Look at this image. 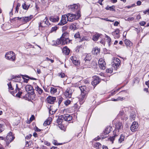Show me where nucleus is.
Instances as JSON below:
<instances>
[{
	"label": "nucleus",
	"instance_id": "f257e3e1",
	"mask_svg": "<svg viewBox=\"0 0 149 149\" xmlns=\"http://www.w3.org/2000/svg\"><path fill=\"white\" fill-rule=\"evenodd\" d=\"M123 126L122 123L119 122H118L116 125V129L113 131V136L109 139V140L111 142V143H113L115 137L117 136L120 133L123 131Z\"/></svg>",
	"mask_w": 149,
	"mask_h": 149
},
{
	"label": "nucleus",
	"instance_id": "f03ea898",
	"mask_svg": "<svg viewBox=\"0 0 149 149\" xmlns=\"http://www.w3.org/2000/svg\"><path fill=\"white\" fill-rule=\"evenodd\" d=\"M66 15L68 21L73 22L79 18L81 16L80 12V11H78L75 14L68 13Z\"/></svg>",
	"mask_w": 149,
	"mask_h": 149
},
{
	"label": "nucleus",
	"instance_id": "7ed1b4c3",
	"mask_svg": "<svg viewBox=\"0 0 149 149\" xmlns=\"http://www.w3.org/2000/svg\"><path fill=\"white\" fill-rule=\"evenodd\" d=\"M68 36L67 33H65L62 34V37L59 39L60 40L61 45H64L70 42L69 40L67 38V36Z\"/></svg>",
	"mask_w": 149,
	"mask_h": 149
},
{
	"label": "nucleus",
	"instance_id": "20e7f679",
	"mask_svg": "<svg viewBox=\"0 0 149 149\" xmlns=\"http://www.w3.org/2000/svg\"><path fill=\"white\" fill-rule=\"evenodd\" d=\"M72 117L69 114L66 115H61L59 116L57 119V122L58 123L62 122L63 120L66 121H69L72 119Z\"/></svg>",
	"mask_w": 149,
	"mask_h": 149
},
{
	"label": "nucleus",
	"instance_id": "39448f33",
	"mask_svg": "<svg viewBox=\"0 0 149 149\" xmlns=\"http://www.w3.org/2000/svg\"><path fill=\"white\" fill-rule=\"evenodd\" d=\"M15 139V137L13 134V133L10 132L8 133L6 139V145L8 146L9 143L11 142Z\"/></svg>",
	"mask_w": 149,
	"mask_h": 149
},
{
	"label": "nucleus",
	"instance_id": "423d86ee",
	"mask_svg": "<svg viewBox=\"0 0 149 149\" xmlns=\"http://www.w3.org/2000/svg\"><path fill=\"white\" fill-rule=\"evenodd\" d=\"M73 91L72 88H69L63 92V94L66 98H70L71 97Z\"/></svg>",
	"mask_w": 149,
	"mask_h": 149
},
{
	"label": "nucleus",
	"instance_id": "0eeeda50",
	"mask_svg": "<svg viewBox=\"0 0 149 149\" xmlns=\"http://www.w3.org/2000/svg\"><path fill=\"white\" fill-rule=\"evenodd\" d=\"M120 61L118 58H114L113 59L112 65L115 69H116L120 65Z\"/></svg>",
	"mask_w": 149,
	"mask_h": 149
},
{
	"label": "nucleus",
	"instance_id": "6e6552de",
	"mask_svg": "<svg viewBox=\"0 0 149 149\" xmlns=\"http://www.w3.org/2000/svg\"><path fill=\"white\" fill-rule=\"evenodd\" d=\"M6 58L10 61H14L15 58V54L12 52H7L5 55Z\"/></svg>",
	"mask_w": 149,
	"mask_h": 149
},
{
	"label": "nucleus",
	"instance_id": "1a4fd4ad",
	"mask_svg": "<svg viewBox=\"0 0 149 149\" xmlns=\"http://www.w3.org/2000/svg\"><path fill=\"white\" fill-rule=\"evenodd\" d=\"M33 16L30 15L29 17H17V19L22 21L23 23H25L30 21L32 18Z\"/></svg>",
	"mask_w": 149,
	"mask_h": 149
},
{
	"label": "nucleus",
	"instance_id": "9d476101",
	"mask_svg": "<svg viewBox=\"0 0 149 149\" xmlns=\"http://www.w3.org/2000/svg\"><path fill=\"white\" fill-rule=\"evenodd\" d=\"M68 20V17L66 15H63L61 17V19L58 25H63L67 23Z\"/></svg>",
	"mask_w": 149,
	"mask_h": 149
},
{
	"label": "nucleus",
	"instance_id": "9b49d317",
	"mask_svg": "<svg viewBox=\"0 0 149 149\" xmlns=\"http://www.w3.org/2000/svg\"><path fill=\"white\" fill-rule=\"evenodd\" d=\"M98 63L100 68L103 70L105 69L106 63L104 59L102 58H100L99 60Z\"/></svg>",
	"mask_w": 149,
	"mask_h": 149
},
{
	"label": "nucleus",
	"instance_id": "f8f14e48",
	"mask_svg": "<svg viewBox=\"0 0 149 149\" xmlns=\"http://www.w3.org/2000/svg\"><path fill=\"white\" fill-rule=\"evenodd\" d=\"M93 78V80L91 83L92 84L93 86H95L99 84L100 80L99 77L96 76H94Z\"/></svg>",
	"mask_w": 149,
	"mask_h": 149
},
{
	"label": "nucleus",
	"instance_id": "ddd939ff",
	"mask_svg": "<svg viewBox=\"0 0 149 149\" xmlns=\"http://www.w3.org/2000/svg\"><path fill=\"white\" fill-rule=\"evenodd\" d=\"M69 9L71 11H75L77 10L78 11L79 10V8L77 5L76 4H74L72 5H71L68 6Z\"/></svg>",
	"mask_w": 149,
	"mask_h": 149
},
{
	"label": "nucleus",
	"instance_id": "4468645a",
	"mask_svg": "<svg viewBox=\"0 0 149 149\" xmlns=\"http://www.w3.org/2000/svg\"><path fill=\"white\" fill-rule=\"evenodd\" d=\"M138 127V123L136 122H134L130 127V130L132 132L135 131L137 130Z\"/></svg>",
	"mask_w": 149,
	"mask_h": 149
},
{
	"label": "nucleus",
	"instance_id": "2eb2a0df",
	"mask_svg": "<svg viewBox=\"0 0 149 149\" xmlns=\"http://www.w3.org/2000/svg\"><path fill=\"white\" fill-rule=\"evenodd\" d=\"M111 129V127L110 126L106 128L103 132V135L101 137L102 139H104L106 137V136H105V135L107 134L110 132Z\"/></svg>",
	"mask_w": 149,
	"mask_h": 149
},
{
	"label": "nucleus",
	"instance_id": "dca6fc26",
	"mask_svg": "<svg viewBox=\"0 0 149 149\" xmlns=\"http://www.w3.org/2000/svg\"><path fill=\"white\" fill-rule=\"evenodd\" d=\"M70 59L73 63L75 65L78 66L80 64L79 60L76 57L71 56Z\"/></svg>",
	"mask_w": 149,
	"mask_h": 149
},
{
	"label": "nucleus",
	"instance_id": "f3484780",
	"mask_svg": "<svg viewBox=\"0 0 149 149\" xmlns=\"http://www.w3.org/2000/svg\"><path fill=\"white\" fill-rule=\"evenodd\" d=\"M89 33V32L84 31V32L83 37L82 38V40H88L90 38Z\"/></svg>",
	"mask_w": 149,
	"mask_h": 149
},
{
	"label": "nucleus",
	"instance_id": "a211bd4d",
	"mask_svg": "<svg viewBox=\"0 0 149 149\" xmlns=\"http://www.w3.org/2000/svg\"><path fill=\"white\" fill-rule=\"evenodd\" d=\"M56 100V97L49 96L47 98V102L50 104H52L54 103Z\"/></svg>",
	"mask_w": 149,
	"mask_h": 149
},
{
	"label": "nucleus",
	"instance_id": "6ab92c4d",
	"mask_svg": "<svg viewBox=\"0 0 149 149\" xmlns=\"http://www.w3.org/2000/svg\"><path fill=\"white\" fill-rule=\"evenodd\" d=\"M120 31L119 29H116L114 32H112V34L115 38H118L119 37Z\"/></svg>",
	"mask_w": 149,
	"mask_h": 149
},
{
	"label": "nucleus",
	"instance_id": "aec40b11",
	"mask_svg": "<svg viewBox=\"0 0 149 149\" xmlns=\"http://www.w3.org/2000/svg\"><path fill=\"white\" fill-rule=\"evenodd\" d=\"M25 89L26 91L28 93H29V91H31L33 90L32 87L30 85H26L25 87ZM27 95L29 96H31V95L29 93H28Z\"/></svg>",
	"mask_w": 149,
	"mask_h": 149
},
{
	"label": "nucleus",
	"instance_id": "412c9836",
	"mask_svg": "<svg viewBox=\"0 0 149 149\" xmlns=\"http://www.w3.org/2000/svg\"><path fill=\"white\" fill-rule=\"evenodd\" d=\"M79 25L75 23L72 24L70 26V28L71 29L76 30L79 28Z\"/></svg>",
	"mask_w": 149,
	"mask_h": 149
},
{
	"label": "nucleus",
	"instance_id": "4be33fe9",
	"mask_svg": "<svg viewBox=\"0 0 149 149\" xmlns=\"http://www.w3.org/2000/svg\"><path fill=\"white\" fill-rule=\"evenodd\" d=\"M100 49L97 47H94L93 48L92 53L95 55H97L100 52Z\"/></svg>",
	"mask_w": 149,
	"mask_h": 149
},
{
	"label": "nucleus",
	"instance_id": "5701e85b",
	"mask_svg": "<svg viewBox=\"0 0 149 149\" xmlns=\"http://www.w3.org/2000/svg\"><path fill=\"white\" fill-rule=\"evenodd\" d=\"M59 20V17L57 16L51 17L49 18V20L52 22H58Z\"/></svg>",
	"mask_w": 149,
	"mask_h": 149
},
{
	"label": "nucleus",
	"instance_id": "b1692460",
	"mask_svg": "<svg viewBox=\"0 0 149 149\" xmlns=\"http://www.w3.org/2000/svg\"><path fill=\"white\" fill-rule=\"evenodd\" d=\"M63 53L66 55H68L70 53V50L67 47H65L62 49Z\"/></svg>",
	"mask_w": 149,
	"mask_h": 149
},
{
	"label": "nucleus",
	"instance_id": "393cba45",
	"mask_svg": "<svg viewBox=\"0 0 149 149\" xmlns=\"http://www.w3.org/2000/svg\"><path fill=\"white\" fill-rule=\"evenodd\" d=\"M125 45L127 47H130L132 45V43L130 40L126 39L124 41Z\"/></svg>",
	"mask_w": 149,
	"mask_h": 149
},
{
	"label": "nucleus",
	"instance_id": "a878e982",
	"mask_svg": "<svg viewBox=\"0 0 149 149\" xmlns=\"http://www.w3.org/2000/svg\"><path fill=\"white\" fill-rule=\"evenodd\" d=\"M19 84H20V83H18V84H16V90H17L18 91V93L16 94V96L19 97H20L21 94H22V92L19 91V87H18V85Z\"/></svg>",
	"mask_w": 149,
	"mask_h": 149
},
{
	"label": "nucleus",
	"instance_id": "bb28decb",
	"mask_svg": "<svg viewBox=\"0 0 149 149\" xmlns=\"http://www.w3.org/2000/svg\"><path fill=\"white\" fill-rule=\"evenodd\" d=\"M81 91V93L84 94H87L88 92L86 91V87L85 86H81L79 87Z\"/></svg>",
	"mask_w": 149,
	"mask_h": 149
},
{
	"label": "nucleus",
	"instance_id": "cd10ccee",
	"mask_svg": "<svg viewBox=\"0 0 149 149\" xmlns=\"http://www.w3.org/2000/svg\"><path fill=\"white\" fill-rule=\"evenodd\" d=\"M93 146L94 148L96 149H100L102 147L101 144L99 143L96 142L93 144Z\"/></svg>",
	"mask_w": 149,
	"mask_h": 149
},
{
	"label": "nucleus",
	"instance_id": "c85d7f7f",
	"mask_svg": "<svg viewBox=\"0 0 149 149\" xmlns=\"http://www.w3.org/2000/svg\"><path fill=\"white\" fill-rule=\"evenodd\" d=\"M60 40L59 39H58L56 40H53L52 41V44L53 45H57L60 44Z\"/></svg>",
	"mask_w": 149,
	"mask_h": 149
},
{
	"label": "nucleus",
	"instance_id": "c756f323",
	"mask_svg": "<svg viewBox=\"0 0 149 149\" xmlns=\"http://www.w3.org/2000/svg\"><path fill=\"white\" fill-rule=\"evenodd\" d=\"M87 94L81 93V95L79 97V100L80 102H83L85 98L86 95Z\"/></svg>",
	"mask_w": 149,
	"mask_h": 149
},
{
	"label": "nucleus",
	"instance_id": "7c9ffc66",
	"mask_svg": "<svg viewBox=\"0 0 149 149\" xmlns=\"http://www.w3.org/2000/svg\"><path fill=\"white\" fill-rule=\"evenodd\" d=\"M52 121V118H49L47 119L44 123V125L46 126L47 125H49Z\"/></svg>",
	"mask_w": 149,
	"mask_h": 149
},
{
	"label": "nucleus",
	"instance_id": "2f4dec72",
	"mask_svg": "<svg viewBox=\"0 0 149 149\" xmlns=\"http://www.w3.org/2000/svg\"><path fill=\"white\" fill-rule=\"evenodd\" d=\"M105 39L107 42L108 43L109 46L111 45V39L107 35H106Z\"/></svg>",
	"mask_w": 149,
	"mask_h": 149
},
{
	"label": "nucleus",
	"instance_id": "473e14b6",
	"mask_svg": "<svg viewBox=\"0 0 149 149\" xmlns=\"http://www.w3.org/2000/svg\"><path fill=\"white\" fill-rule=\"evenodd\" d=\"M100 36V34H96L93 36L92 38L93 40L94 41H97Z\"/></svg>",
	"mask_w": 149,
	"mask_h": 149
},
{
	"label": "nucleus",
	"instance_id": "72a5a7b5",
	"mask_svg": "<svg viewBox=\"0 0 149 149\" xmlns=\"http://www.w3.org/2000/svg\"><path fill=\"white\" fill-rule=\"evenodd\" d=\"M35 90L38 93L40 94H41L43 92V90L40 88L38 86H37L35 87Z\"/></svg>",
	"mask_w": 149,
	"mask_h": 149
},
{
	"label": "nucleus",
	"instance_id": "f704fd0d",
	"mask_svg": "<svg viewBox=\"0 0 149 149\" xmlns=\"http://www.w3.org/2000/svg\"><path fill=\"white\" fill-rule=\"evenodd\" d=\"M57 92V89L56 88L51 87L50 89V92L51 94H54L55 93Z\"/></svg>",
	"mask_w": 149,
	"mask_h": 149
},
{
	"label": "nucleus",
	"instance_id": "c9c22d12",
	"mask_svg": "<svg viewBox=\"0 0 149 149\" xmlns=\"http://www.w3.org/2000/svg\"><path fill=\"white\" fill-rule=\"evenodd\" d=\"M91 56L90 54H87L86 55V57L84 59L85 61H90L91 59Z\"/></svg>",
	"mask_w": 149,
	"mask_h": 149
},
{
	"label": "nucleus",
	"instance_id": "e433bc0d",
	"mask_svg": "<svg viewBox=\"0 0 149 149\" xmlns=\"http://www.w3.org/2000/svg\"><path fill=\"white\" fill-rule=\"evenodd\" d=\"M125 139V136L123 134H121L118 140V142L119 143H121L122 141H123Z\"/></svg>",
	"mask_w": 149,
	"mask_h": 149
},
{
	"label": "nucleus",
	"instance_id": "4c0bfd02",
	"mask_svg": "<svg viewBox=\"0 0 149 149\" xmlns=\"http://www.w3.org/2000/svg\"><path fill=\"white\" fill-rule=\"evenodd\" d=\"M21 76L24 79V82L27 83L28 81L29 80V79L25 78L24 77H25L27 78H29V76L27 75H21Z\"/></svg>",
	"mask_w": 149,
	"mask_h": 149
},
{
	"label": "nucleus",
	"instance_id": "58836bf2",
	"mask_svg": "<svg viewBox=\"0 0 149 149\" xmlns=\"http://www.w3.org/2000/svg\"><path fill=\"white\" fill-rule=\"evenodd\" d=\"M44 21L46 25H49L50 24L48 20V18L45 17V19L44 20Z\"/></svg>",
	"mask_w": 149,
	"mask_h": 149
},
{
	"label": "nucleus",
	"instance_id": "ea45409f",
	"mask_svg": "<svg viewBox=\"0 0 149 149\" xmlns=\"http://www.w3.org/2000/svg\"><path fill=\"white\" fill-rule=\"evenodd\" d=\"M58 127L61 130L64 131H65L66 130L65 127L60 123H59Z\"/></svg>",
	"mask_w": 149,
	"mask_h": 149
},
{
	"label": "nucleus",
	"instance_id": "a19ab883",
	"mask_svg": "<svg viewBox=\"0 0 149 149\" xmlns=\"http://www.w3.org/2000/svg\"><path fill=\"white\" fill-rule=\"evenodd\" d=\"M115 7L114 6H107L106 7V9L107 10H114Z\"/></svg>",
	"mask_w": 149,
	"mask_h": 149
},
{
	"label": "nucleus",
	"instance_id": "79ce46f5",
	"mask_svg": "<svg viewBox=\"0 0 149 149\" xmlns=\"http://www.w3.org/2000/svg\"><path fill=\"white\" fill-rule=\"evenodd\" d=\"M46 24L44 21L41 22L40 24H39V27L40 28V27H43L46 26Z\"/></svg>",
	"mask_w": 149,
	"mask_h": 149
},
{
	"label": "nucleus",
	"instance_id": "37998d69",
	"mask_svg": "<svg viewBox=\"0 0 149 149\" xmlns=\"http://www.w3.org/2000/svg\"><path fill=\"white\" fill-rule=\"evenodd\" d=\"M53 143L55 145H62L63 144L62 143H58L57 141L55 140H54L52 141Z\"/></svg>",
	"mask_w": 149,
	"mask_h": 149
},
{
	"label": "nucleus",
	"instance_id": "c03bdc74",
	"mask_svg": "<svg viewBox=\"0 0 149 149\" xmlns=\"http://www.w3.org/2000/svg\"><path fill=\"white\" fill-rule=\"evenodd\" d=\"M22 8L25 10H27L29 8V6L26 5L25 3L22 4Z\"/></svg>",
	"mask_w": 149,
	"mask_h": 149
},
{
	"label": "nucleus",
	"instance_id": "a18cd8bd",
	"mask_svg": "<svg viewBox=\"0 0 149 149\" xmlns=\"http://www.w3.org/2000/svg\"><path fill=\"white\" fill-rule=\"evenodd\" d=\"M52 108H51V109L49 110V112L50 113L52 114L56 112L57 110V109H55L53 110H52Z\"/></svg>",
	"mask_w": 149,
	"mask_h": 149
},
{
	"label": "nucleus",
	"instance_id": "49530a36",
	"mask_svg": "<svg viewBox=\"0 0 149 149\" xmlns=\"http://www.w3.org/2000/svg\"><path fill=\"white\" fill-rule=\"evenodd\" d=\"M134 19V18L132 17H130L127 18L126 19H125L126 21H132Z\"/></svg>",
	"mask_w": 149,
	"mask_h": 149
},
{
	"label": "nucleus",
	"instance_id": "de8ad7c7",
	"mask_svg": "<svg viewBox=\"0 0 149 149\" xmlns=\"http://www.w3.org/2000/svg\"><path fill=\"white\" fill-rule=\"evenodd\" d=\"M58 76L61 78H64L66 76L65 74L63 72L58 74Z\"/></svg>",
	"mask_w": 149,
	"mask_h": 149
},
{
	"label": "nucleus",
	"instance_id": "09e8293b",
	"mask_svg": "<svg viewBox=\"0 0 149 149\" xmlns=\"http://www.w3.org/2000/svg\"><path fill=\"white\" fill-rule=\"evenodd\" d=\"M57 29V28L56 26H54L53 27H52L51 30L50 32H52L56 31Z\"/></svg>",
	"mask_w": 149,
	"mask_h": 149
},
{
	"label": "nucleus",
	"instance_id": "8fccbe9b",
	"mask_svg": "<svg viewBox=\"0 0 149 149\" xmlns=\"http://www.w3.org/2000/svg\"><path fill=\"white\" fill-rule=\"evenodd\" d=\"M74 37L76 38H79L80 37V34L79 32L76 33L74 35Z\"/></svg>",
	"mask_w": 149,
	"mask_h": 149
},
{
	"label": "nucleus",
	"instance_id": "3c124183",
	"mask_svg": "<svg viewBox=\"0 0 149 149\" xmlns=\"http://www.w3.org/2000/svg\"><path fill=\"white\" fill-rule=\"evenodd\" d=\"M123 99H124L123 97L121 98L120 97H119L116 99H113V100H112L113 101H116L118 100H123Z\"/></svg>",
	"mask_w": 149,
	"mask_h": 149
},
{
	"label": "nucleus",
	"instance_id": "603ef678",
	"mask_svg": "<svg viewBox=\"0 0 149 149\" xmlns=\"http://www.w3.org/2000/svg\"><path fill=\"white\" fill-rule=\"evenodd\" d=\"M106 72L108 73H111L113 72V69L111 68H109L106 70Z\"/></svg>",
	"mask_w": 149,
	"mask_h": 149
},
{
	"label": "nucleus",
	"instance_id": "864d4df0",
	"mask_svg": "<svg viewBox=\"0 0 149 149\" xmlns=\"http://www.w3.org/2000/svg\"><path fill=\"white\" fill-rule=\"evenodd\" d=\"M70 101L69 100H67L65 101L64 104L66 106H68V105L70 104Z\"/></svg>",
	"mask_w": 149,
	"mask_h": 149
},
{
	"label": "nucleus",
	"instance_id": "5fc2aeb1",
	"mask_svg": "<svg viewBox=\"0 0 149 149\" xmlns=\"http://www.w3.org/2000/svg\"><path fill=\"white\" fill-rule=\"evenodd\" d=\"M8 88L9 90H13V88L12 87L11 84L10 83H9L8 84Z\"/></svg>",
	"mask_w": 149,
	"mask_h": 149
},
{
	"label": "nucleus",
	"instance_id": "6e6d98bb",
	"mask_svg": "<svg viewBox=\"0 0 149 149\" xmlns=\"http://www.w3.org/2000/svg\"><path fill=\"white\" fill-rule=\"evenodd\" d=\"M44 144L47 146H49L50 145V143L49 142L46 141H44Z\"/></svg>",
	"mask_w": 149,
	"mask_h": 149
},
{
	"label": "nucleus",
	"instance_id": "4d7b16f0",
	"mask_svg": "<svg viewBox=\"0 0 149 149\" xmlns=\"http://www.w3.org/2000/svg\"><path fill=\"white\" fill-rule=\"evenodd\" d=\"M34 130L36 131L37 132H39L41 131V130L40 129H39L37 127H35Z\"/></svg>",
	"mask_w": 149,
	"mask_h": 149
},
{
	"label": "nucleus",
	"instance_id": "13d9d810",
	"mask_svg": "<svg viewBox=\"0 0 149 149\" xmlns=\"http://www.w3.org/2000/svg\"><path fill=\"white\" fill-rule=\"evenodd\" d=\"M146 24V23L144 21H142L140 23V24L141 25V26H144Z\"/></svg>",
	"mask_w": 149,
	"mask_h": 149
},
{
	"label": "nucleus",
	"instance_id": "bf43d9fd",
	"mask_svg": "<svg viewBox=\"0 0 149 149\" xmlns=\"http://www.w3.org/2000/svg\"><path fill=\"white\" fill-rule=\"evenodd\" d=\"M63 100V98L62 97H60L59 98L58 103L59 104H60Z\"/></svg>",
	"mask_w": 149,
	"mask_h": 149
},
{
	"label": "nucleus",
	"instance_id": "052dcab7",
	"mask_svg": "<svg viewBox=\"0 0 149 149\" xmlns=\"http://www.w3.org/2000/svg\"><path fill=\"white\" fill-rule=\"evenodd\" d=\"M3 130L2 127V125L0 124V133L3 131Z\"/></svg>",
	"mask_w": 149,
	"mask_h": 149
},
{
	"label": "nucleus",
	"instance_id": "680f3d73",
	"mask_svg": "<svg viewBox=\"0 0 149 149\" xmlns=\"http://www.w3.org/2000/svg\"><path fill=\"white\" fill-rule=\"evenodd\" d=\"M119 23L118 22L116 21L114 24V26H117Z\"/></svg>",
	"mask_w": 149,
	"mask_h": 149
},
{
	"label": "nucleus",
	"instance_id": "e2e57ef3",
	"mask_svg": "<svg viewBox=\"0 0 149 149\" xmlns=\"http://www.w3.org/2000/svg\"><path fill=\"white\" fill-rule=\"evenodd\" d=\"M34 116L33 115H32L30 119V120L31 122L34 119Z\"/></svg>",
	"mask_w": 149,
	"mask_h": 149
},
{
	"label": "nucleus",
	"instance_id": "0e129e2a",
	"mask_svg": "<svg viewBox=\"0 0 149 149\" xmlns=\"http://www.w3.org/2000/svg\"><path fill=\"white\" fill-rule=\"evenodd\" d=\"M141 2L140 1H137L136 3V4L137 5L139 6L141 5Z\"/></svg>",
	"mask_w": 149,
	"mask_h": 149
},
{
	"label": "nucleus",
	"instance_id": "69168bd1",
	"mask_svg": "<svg viewBox=\"0 0 149 149\" xmlns=\"http://www.w3.org/2000/svg\"><path fill=\"white\" fill-rule=\"evenodd\" d=\"M141 17L140 14H138L136 16V19L137 20H139L141 18Z\"/></svg>",
	"mask_w": 149,
	"mask_h": 149
},
{
	"label": "nucleus",
	"instance_id": "338daca9",
	"mask_svg": "<svg viewBox=\"0 0 149 149\" xmlns=\"http://www.w3.org/2000/svg\"><path fill=\"white\" fill-rule=\"evenodd\" d=\"M31 134H29V135L26 136L25 138H26V139H29L30 138H31Z\"/></svg>",
	"mask_w": 149,
	"mask_h": 149
},
{
	"label": "nucleus",
	"instance_id": "774afa93",
	"mask_svg": "<svg viewBox=\"0 0 149 149\" xmlns=\"http://www.w3.org/2000/svg\"><path fill=\"white\" fill-rule=\"evenodd\" d=\"M145 83H146V85L148 86V87H149V81H148L146 82Z\"/></svg>",
	"mask_w": 149,
	"mask_h": 149
}]
</instances>
